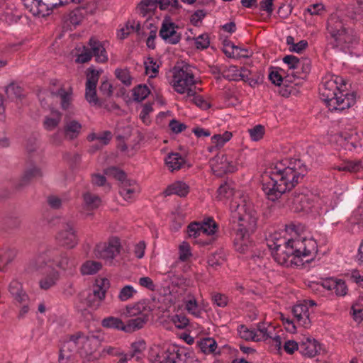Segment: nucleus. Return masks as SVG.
Here are the masks:
<instances>
[{
    "label": "nucleus",
    "instance_id": "obj_1",
    "mask_svg": "<svg viewBox=\"0 0 363 363\" xmlns=\"http://www.w3.org/2000/svg\"><path fill=\"white\" fill-rule=\"evenodd\" d=\"M303 227L290 224L286 225V231L291 238H277V235H269L267 244L272 250V255L279 264L286 267L299 265L303 261L308 262L317 253L318 245L313 238L306 239L301 237L300 232Z\"/></svg>",
    "mask_w": 363,
    "mask_h": 363
},
{
    "label": "nucleus",
    "instance_id": "obj_2",
    "mask_svg": "<svg viewBox=\"0 0 363 363\" xmlns=\"http://www.w3.org/2000/svg\"><path fill=\"white\" fill-rule=\"evenodd\" d=\"M257 218L253 206H230L233 244L235 250L240 253L244 254L250 248V235L257 228Z\"/></svg>",
    "mask_w": 363,
    "mask_h": 363
},
{
    "label": "nucleus",
    "instance_id": "obj_3",
    "mask_svg": "<svg viewBox=\"0 0 363 363\" xmlns=\"http://www.w3.org/2000/svg\"><path fill=\"white\" fill-rule=\"evenodd\" d=\"M307 173V168L301 160L281 169L275 166L269 174L270 181L264 188L269 200L275 201L286 191L292 189Z\"/></svg>",
    "mask_w": 363,
    "mask_h": 363
},
{
    "label": "nucleus",
    "instance_id": "obj_4",
    "mask_svg": "<svg viewBox=\"0 0 363 363\" xmlns=\"http://www.w3.org/2000/svg\"><path fill=\"white\" fill-rule=\"evenodd\" d=\"M347 86V82L339 76H331L323 81L319 87L320 96L330 111H343L356 104L357 92L350 90Z\"/></svg>",
    "mask_w": 363,
    "mask_h": 363
},
{
    "label": "nucleus",
    "instance_id": "obj_5",
    "mask_svg": "<svg viewBox=\"0 0 363 363\" xmlns=\"http://www.w3.org/2000/svg\"><path fill=\"white\" fill-rule=\"evenodd\" d=\"M77 262L69 256L67 252L58 248H48L43 253L38 255L30 264L32 270H42L46 267L53 268L55 266L61 270L68 271L75 268Z\"/></svg>",
    "mask_w": 363,
    "mask_h": 363
},
{
    "label": "nucleus",
    "instance_id": "obj_6",
    "mask_svg": "<svg viewBox=\"0 0 363 363\" xmlns=\"http://www.w3.org/2000/svg\"><path fill=\"white\" fill-rule=\"evenodd\" d=\"M172 84L175 91L181 94H186L184 96L185 100L195 94L193 89L196 84L194 75L191 67L187 64L174 67Z\"/></svg>",
    "mask_w": 363,
    "mask_h": 363
},
{
    "label": "nucleus",
    "instance_id": "obj_7",
    "mask_svg": "<svg viewBox=\"0 0 363 363\" xmlns=\"http://www.w3.org/2000/svg\"><path fill=\"white\" fill-rule=\"evenodd\" d=\"M67 342L70 344L73 350L76 349L81 357H86L96 351L99 340L93 333L77 331L68 337Z\"/></svg>",
    "mask_w": 363,
    "mask_h": 363
},
{
    "label": "nucleus",
    "instance_id": "obj_8",
    "mask_svg": "<svg viewBox=\"0 0 363 363\" xmlns=\"http://www.w3.org/2000/svg\"><path fill=\"white\" fill-rule=\"evenodd\" d=\"M327 30L330 35L329 43L333 48H340L344 50L352 41V37L343 23L337 17H331L328 20Z\"/></svg>",
    "mask_w": 363,
    "mask_h": 363
},
{
    "label": "nucleus",
    "instance_id": "obj_9",
    "mask_svg": "<svg viewBox=\"0 0 363 363\" xmlns=\"http://www.w3.org/2000/svg\"><path fill=\"white\" fill-rule=\"evenodd\" d=\"M25 8L35 16H47L54 9L69 4L67 0H21ZM74 4H79L82 0H70Z\"/></svg>",
    "mask_w": 363,
    "mask_h": 363
},
{
    "label": "nucleus",
    "instance_id": "obj_10",
    "mask_svg": "<svg viewBox=\"0 0 363 363\" xmlns=\"http://www.w3.org/2000/svg\"><path fill=\"white\" fill-rule=\"evenodd\" d=\"M121 251L120 240L116 238H111L107 242L98 243L93 251L94 257L104 260L111 264L113 259L119 255Z\"/></svg>",
    "mask_w": 363,
    "mask_h": 363
},
{
    "label": "nucleus",
    "instance_id": "obj_11",
    "mask_svg": "<svg viewBox=\"0 0 363 363\" xmlns=\"http://www.w3.org/2000/svg\"><path fill=\"white\" fill-rule=\"evenodd\" d=\"M58 243L68 249L74 248L77 245V238L72 223H66L56 235Z\"/></svg>",
    "mask_w": 363,
    "mask_h": 363
},
{
    "label": "nucleus",
    "instance_id": "obj_12",
    "mask_svg": "<svg viewBox=\"0 0 363 363\" xmlns=\"http://www.w3.org/2000/svg\"><path fill=\"white\" fill-rule=\"evenodd\" d=\"M177 28L174 23L164 20L162 23L159 35L169 44H177L182 38L181 33L176 30Z\"/></svg>",
    "mask_w": 363,
    "mask_h": 363
},
{
    "label": "nucleus",
    "instance_id": "obj_13",
    "mask_svg": "<svg viewBox=\"0 0 363 363\" xmlns=\"http://www.w3.org/2000/svg\"><path fill=\"white\" fill-rule=\"evenodd\" d=\"M292 313L298 325L304 328L311 327V321L309 318L310 313L306 304L296 305L292 308Z\"/></svg>",
    "mask_w": 363,
    "mask_h": 363
},
{
    "label": "nucleus",
    "instance_id": "obj_14",
    "mask_svg": "<svg viewBox=\"0 0 363 363\" xmlns=\"http://www.w3.org/2000/svg\"><path fill=\"white\" fill-rule=\"evenodd\" d=\"M322 286L329 291H334L338 296H345L348 292L345 281L340 279L333 277L327 279L323 281Z\"/></svg>",
    "mask_w": 363,
    "mask_h": 363
},
{
    "label": "nucleus",
    "instance_id": "obj_15",
    "mask_svg": "<svg viewBox=\"0 0 363 363\" xmlns=\"http://www.w3.org/2000/svg\"><path fill=\"white\" fill-rule=\"evenodd\" d=\"M45 269V276L40 280L39 285L40 289L48 290L56 285L60 279V272L54 268L46 267ZM43 271V269L41 270Z\"/></svg>",
    "mask_w": 363,
    "mask_h": 363
},
{
    "label": "nucleus",
    "instance_id": "obj_16",
    "mask_svg": "<svg viewBox=\"0 0 363 363\" xmlns=\"http://www.w3.org/2000/svg\"><path fill=\"white\" fill-rule=\"evenodd\" d=\"M88 45L92 52V57H95V60L97 62L104 63L107 62V53L101 42L92 37L89 39Z\"/></svg>",
    "mask_w": 363,
    "mask_h": 363
},
{
    "label": "nucleus",
    "instance_id": "obj_17",
    "mask_svg": "<svg viewBox=\"0 0 363 363\" xmlns=\"http://www.w3.org/2000/svg\"><path fill=\"white\" fill-rule=\"evenodd\" d=\"M321 345L315 339L307 338L300 343V352L306 357H313L320 353Z\"/></svg>",
    "mask_w": 363,
    "mask_h": 363
},
{
    "label": "nucleus",
    "instance_id": "obj_18",
    "mask_svg": "<svg viewBox=\"0 0 363 363\" xmlns=\"http://www.w3.org/2000/svg\"><path fill=\"white\" fill-rule=\"evenodd\" d=\"M215 161L217 164H212V169L217 175H220L223 173H233L237 169L232 162H228L226 155L218 157Z\"/></svg>",
    "mask_w": 363,
    "mask_h": 363
},
{
    "label": "nucleus",
    "instance_id": "obj_19",
    "mask_svg": "<svg viewBox=\"0 0 363 363\" xmlns=\"http://www.w3.org/2000/svg\"><path fill=\"white\" fill-rule=\"evenodd\" d=\"M82 128V126L79 121L65 119L63 133L66 138L70 140L76 139L81 133Z\"/></svg>",
    "mask_w": 363,
    "mask_h": 363
},
{
    "label": "nucleus",
    "instance_id": "obj_20",
    "mask_svg": "<svg viewBox=\"0 0 363 363\" xmlns=\"http://www.w3.org/2000/svg\"><path fill=\"white\" fill-rule=\"evenodd\" d=\"M189 192V186L184 182L177 181L169 185L164 191L165 196L177 195L180 197L186 196Z\"/></svg>",
    "mask_w": 363,
    "mask_h": 363
},
{
    "label": "nucleus",
    "instance_id": "obj_21",
    "mask_svg": "<svg viewBox=\"0 0 363 363\" xmlns=\"http://www.w3.org/2000/svg\"><path fill=\"white\" fill-rule=\"evenodd\" d=\"M9 291L13 298L19 303H24L28 300V296L23 289L22 284L16 280L11 281L9 285Z\"/></svg>",
    "mask_w": 363,
    "mask_h": 363
},
{
    "label": "nucleus",
    "instance_id": "obj_22",
    "mask_svg": "<svg viewBox=\"0 0 363 363\" xmlns=\"http://www.w3.org/2000/svg\"><path fill=\"white\" fill-rule=\"evenodd\" d=\"M247 68L241 67L240 69L236 66H229L222 72L223 78L229 81H240L243 78H247Z\"/></svg>",
    "mask_w": 363,
    "mask_h": 363
},
{
    "label": "nucleus",
    "instance_id": "obj_23",
    "mask_svg": "<svg viewBox=\"0 0 363 363\" xmlns=\"http://www.w3.org/2000/svg\"><path fill=\"white\" fill-rule=\"evenodd\" d=\"M150 308L145 302H138L133 306L126 307V315L129 317H138L146 315L149 317Z\"/></svg>",
    "mask_w": 363,
    "mask_h": 363
},
{
    "label": "nucleus",
    "instance_id": "obj_24",
    "mask_svg": "<svg viewBox=\"0 0 363 363\" xmlns=\"http://www.w3.org/2000/svg\"><path fill=\"white\" fill-rule=\"evenodd\" d=\"M148 317L146 315H142L141 316L135 317L128 320L126 324H125V333H133L135 330H140L145 324L147 322Z\"/></svg>",
    "mask_w": 363,
    "mask_h": 363
},
{
    "label": "nucleus",
    "instance_id": "obj_25",
    "mask_svg": "<svg viewBox=\"0 0 363 363\" xmlns=\"http://www.w3.org/2000/svg\"><path fill=\"white\" fill-rule=\"evenodd\" d=\"M43 176L41 170L36 167H33L26 169L22 176L19 183L17 185V188H21L27 185L33 179L40 178Z\"/></svg>",
    "mask_w": 363,
    "mask_h": 363
},
{
    "label": "nucleus",
    "instance_id": "obj_26",
    "mask_svg": "<svg viewBox=\"0 0 363 363\" xmlns=\"http://www.w3.org/2000/svg\"><path fill=\"white\" fill-rule=\"evenodd\" d=\"M175 363H188L194 359V352L187 348L172 349Z\"/></svg>",
    "mask_w": 363,
    "mask_h": 363
},
{
    "label": "nucleus",
    "instance_id": "obj_27",
    "mask_svg": "<svg viewBox=\"0 0 363 363\" xmlns=\"http://www.w3.org/2000/svg\"><path fill=\"white\" fill-rule=\"evenodd\" d=\"M101 325L105 328L121 330L123 332L125 329V323L123 320L121 318L114 316L104 318L101 320Z\"/></svg>",
    "mask_w": 363,
    "mask_h": 363
},
{
    "label": "nucleus",
    "instance_id": "obj_28",
    "mask_svg": "<svg viewBox=\"0 0 363 363\" xmlns=\"http://www.w3.org/2000/svg\"><path fill=\"white\" fill-rule=\"evenodd\" d=\"M184 159L179 153H170L165 158V163L172 172L181 169Z\"/></svg>",
    "mask_w": 363,
    "mask_h": 363
},
{
    "label": "nucleus",
    "instance_id": "obj_29",
    "mask_svg": "<svg viewBox=\"0 0 363 363\" xmlns=\"http://www.w3.org/2000/svg\"><path fill=\"white\" fill-rule=\"evenodd\" d=\"M197 345L204 354L215 353L217 349V342L213 338L206 337L197 342Z\"/></svg>",
    "mask_w": 363,
    "mask_h": 363
},
{
    "label": "nucleus",
    "instance_id": "obj_30",
    "mask_svg": "<svg viewBox=\"0 0 363 363\" xmlns=\"http://www.w3.org/2000/svg\"><path fill=\"white\" fill-rule=\"evenodd\" d=\"M85 99L91 106H103V100L97 96L96 86H85Z\"/></svg>",
    "mask_w": 363,
    "mask_h": 363
},
{
    "label": "nucleus",
    "instance_id": "obj_31",
    "mask_svg": "<svg viewBox=\"0 0 363 363\" xmlns=\"http://www.w3.org/2000/svg\"><path fill=\"white\" fill-rule=\"evenodd\" d=\"M255 331L256 337L258 338V341H262L271 338L273 332L275 331V329L270 325L267 327L264 323H259L257 325V329Z\"/></svg>",
    "mask_w": 363,
    "mask_h": 363
},
{
    "label": "nucleus",
    "instance_id": "obj_32",
    "mask_svg": "<svg viewBox=\"0 0 363 363\" xmlns=\"http://www.w3.org/2000/svg\"><path fill=\"white\" fill-rule=\"evenodd\" d=\"M109 281L107 279H101L97 281L93 289V296L99 301H103L106 296V289L108 288Z\"/></svg>",
    "mask_w": 363,
    "mask_h": 363
},
{
    "label": "nucleus",
    "instance_id": "obj_33",
    "mask_svg": "<svg viewBox=\"0 0 363 363\" xmlns=\"http://www.w3.org/2000/svg\"><path fill=\"white\" fill-rule=\"evenodd\" d=\"M52 118L46 116L43 121L44 128L49 131L54 130L61 121L62 114L57 110H52Z\"/></svg>",
    "mask_w": 363,
    "mask_h": 363
},
{
    "label": "nucleus",
    "instance_id": "obj_34",
    "mask_svg": "<svg viewBox=\"0 0 363 363\" xmlns=\"http://www.w3.org/2000/svg\"><path fill=\"white\" fill-rule=\"evenodd\" d=\"M102 268V264L98 261L87 260L81 267L83 275H91L97 273Z\"/></svg>",
    "mask_w": 363,
    "mask_h": 363
},
{
    "label": "nucleus",
    "instance_id": "obj_35",
    "mask_svg": "<svg viewBox=\"0 0 363 363\" xmlns=\"http://www.w3.org/2000/svg\"><path fill=\"white\" fill-rule=\"evenodd\" d=\"M87 14L88 11L86 8L77 7L69 13V21L74 26H78Z\"/></svg>",
    "mask_w": 363,
    "mask_h": 363
},
{
    "label": "nucleus",
    "instance_id": "obj_36",
    "mask_svg": "<svg viewBox=\"0 0 363 363\" xmlns=\"http://www.w3.org/2000/svg\"><path fill=\"white\" fill-rule=\"evenodd\" d=\"M23 92V88L15 82H11L5 87L6 95L11 100L21 98Z\"/></svg>",
    "mask_w": 363,
    "mask_h": 363
},
{
    "label": "nucleus",
    "instance_id": "obj_37",
    "mask_svg": "<svg viewBox=\"0 0 363 363\" xmlns=\"http://www.w3.org/2000/svg\"><path fill=\"white\" fill-rule=\"evenodd\" d=\"M185 309L189 314L194 315L195 318L201 317L202 310L194 296L185 301Z\"/></svg>",
    "mask_w": 363,
    "mask_h": 363
},
{
    "label": "nucleus",
    "instance_id": "obj_38",
    "mask_svg": "<svg viewBox=\"0 0 363 363\" xmlns=\"http://www.w3.org/2000/svg\"><path fill=\"white\" fill-rule=\"evenodd\" d=\"M247 78H243L242 81L248 83V84L255 87V86L262 83L264 79V74L261 72H253L248 69H247Z\"/></svg>",
    "mask_w": 363,
    "mask_h": 363
},
{
    "label": "nucleus",
    "instance_id": "obj_39",
    "mask_svg": "<svg viewBox=\"0 0 363 363\" xmlns=\"http://www.w3.org/2000/svg\"><path fill=\"white\" fill-rule=\"evenodd\" d=\"M309 191L306 190V192L297 193L294 192L291 201L292 204H303L310 203L311 202H316L314 199L315 198L312 194H308Z\"/></svg>",
    "mask_w": 363,
    "mask_h": 363
},
{
    "label": "nucleus",
    "instance_id": "obj_40",
    "mask_svg": "<svg viewBox=\"0 0 363 363\" xmlns=\"http://www.w3.org/2000/svg\"><path fill=\"white\" fill-rule=\"evenodd\" d=\"M52 95L60 98L61 107L66 110L69 108L71 103L72 89L66 91L63 88L59 89L56 92H52Z\"/></svg>",
    "mask_w": 363,
    "mask_h": 363
},
{
    "label": "nucleus",
    "instance_id": "obj_41",
    "mask_svg": "<svg viewBox=\"0 0 363 363\" xmlns=\"http://www.w3.org/2000/svg\"><path fill=\"white\" fill-rule=\"evenodd\" d=\"M73 348L70 347V344L66 342L63 347L60 350L58 362L59 363H73V356L70 354L66 355V352L72 353Z\"/></svg>",
    "mask_w": 363,
    "mask_h": 363
},
{
    "label": "nucleus",
    "instance_id": "obj_42",
    "mask_svg": "<svg viewBox=\"0 0 363 363\" xmlns=\"http://www.w3.org/2000/svg\"><path fill=\"white\" fill-rule=\"evenodd\" d=\"M103 70H96L92 66L87 69L86 82L85 86H96L100 74Z\"/></svg>",
    "mask_w": 363,
    "mask_h": 363
},
{
    "label": "nucleus",
    "instance_id": "obj_43",
    "mask_svg": "<svg viewBox=\"0 0 363 363\" xmlns=\"http://www.w3.org/2000/svg\"><path fill=\"white\" fill-rule=\"evenodd\" d=\"M269 79L277 86H281L282 83L292 82L291 74L283 78L278 71L272 70L269 74Z\"/></svg>",
    "mask_w": 363,
    "mask_h": 363
},
{
    "label": "nucleus",
    "instance_id": "obj_44",
    "mask_svg": "<svg viewBox=\"0 0 363 363\" xmlns=\"http://www.w3.org/2000/svg\"><path fill=\"white\" fill-rule=\"evenodd\" d=\"M150 91L146 85H138L133 89V99L140 102L145 99L150 94Z\"/></svg>",
    "mask_w": 363,
    "mask_h": 363
},
{
    "label": "nucleus",
    "instance_id": "obj_45",
    "mask_svg": "<svg viewBox=\"0 0 363 363\" xmlns=\"http://www.w3.org/2000/svg\"><path fill=\"white\" fill-rule=\"evenodd\" d=\"M116 77L120 80L124 85L128 86L132 84V77L128 69H116L115 70Z\"/></svg>",
    "mask_w": 363,
    "mask_h": 363
},
{
    "label": "nucleus",
    "instance_id": "obj_46",
    "mask_svg": "<svg viewBox=\"0 0 363 363\" xmlns=\"http://www.w3.org/2000/svg\"><path fill=\"white\" fill-rule=\"evenodd\" d=\"M232 138V133L225 131L223 134H216L211 138L212 143L215 145L216 147H221L225 143L229 141Z\"/></svg>",
    "mask_w": 363,
    "mask_h": 363
},
{
    "label": "nucleus",
    "instance_id": "obj_47",
    "mask_svg": "<svg viewBox=\"0 0 363 363\" xmlns=\"http://www.w3.org/2000/svg\"><path fill=\"white\" fill-rule=\"evenodd\" d=\"M225 262L224 257L222 252H215L211 254L208 257V264L211 267L216 269L220 267Z\"/></svg>",
    "mask_w": 363,
    "mask_h": 363
},
{
    "label": "nucleus",
    "instance_id": "obj_48",
    "mask_svg": "<svg viewBox=\"0 0 363 363\" xmlns=\"http://www.w3.org/2000/svg\"><path fill=\"white\" fill-rule=\"evenodd\" d=\"M238 332L241 338L246 340H253L258 342L255 330H249L245 325H241L238 328Z\"/></svg>",
    "mask_w": 363,
    "mask_h": 363
},
{
    "label": "nucleus",
    "instance_id": "obj_49",
    "mask_svg": "<svg viewBox=\"0 0 363 363\" xmlns=\"http://www.w3.org/2000/svg\"><path fill=\"white\" fill-rule=\"evenodd\" d=\"M155 361L157 363H175L173 350L168 349L157 354Z\"/></svg>",
    "mask_w": 363,
    "mask_h": 363
},
{
    "label": "nucleus",
    "instance_id": "obj_50",
    "mask_svg": "<svg viewBox=\"0 0 363 363\" xmlns=\"http://www.w3.org/2000/svg\"><path fill=\"white\" fill-rule=\"evenodd\" d=\"M203 235H213L217 229L216 222L211 218H208L201 223Z\"/></svg>",
    "mask_w": 363,
    "mask_h": 363
},
{
    "label": "nucleus",
    "instance_id": "obj_51",
    "mask_svg": "<svg viewBox=\"0 0 363 363\" xmlns=\"http://www.w3.org/2000/svg\"><path fill=\"white\" fill-rule=\"evenodd\" d=\"M136 292V290L132 286L126 285L121 289L118 298L121 301H126L131 298Z\"/></svg>",
    "mask_w": 363,
    "mask_h": 363
},
{
    "label": "nucleus",
    "instance_id": "obj_52",
    "mask_svg": "<svg viewBox=\"0 0 363 363\" xmlns=\"http://www.w3.org/2000/svg\"><path fill=\"white\" fill-rule=\"evenodd\" d=\"M106 175L112 176L118 181L123 182L126 179V174L116 167H110L104 170Z\"/></svg>",
    "mask_w": 363,
    "mask_h": 363
},
{
    "label": "nucleus",
    "instance_id": "obj_53",
    "mask_svg": "<svg viewBox=\"0 0 363 363\" xmlns=\"http://www.w3.org/2000/svg\"><path fill=\"white\" fill-rule=\"evenodd\" d=\"M264 127L262 125H257L251 129L248 130V133L253 141H259L264 134Z\"/></svg>",
    "mask_w": 363,
    "mask_h": 363
},
{
    "label": "nucleus",
    "instance_id": "obj_54",
    "mask_svg": "<svg viewBox=\"0 0 363 363\" xmlns=\"http://www.w3.org/2000/svg\"><path fill=\"white\" fill-rule=\"evenodd\" d=\"M81 155L78 153L65 152L63 155V160L69 163L72 168L78 166L81 162Z\"/></svg>",
    "mask_w": 363,
    "mask_h": 363
},
{
    "label": "nucleus",
    "instance_id": "obj_55",
    "mask_svg": "<svg viewBox=\"0 0 363 363\" xmlns=\"http://www.w3.org/2000/svg\"><path fill=\"white\" fill-rule=\"evenodd\" d=\"M345 276L348 278V279L356 283L359 286L363 288V272L361 273L359 270L354 269L350 272L347 273Z\"/></svg>",
    "mask_w": 363,
    "mask_h": 363
},
{
    "label": "nucleus",
    "instance_id": "obj_56",
    "mask_svg": "<svg viewBox=\"0 0 363 363\" xmlns=\"http://www.w3.org/2000/svg\"><path fill=\"white\" fill-rule=\"evenodd\" d=\"M146 348L145 342L144 340H139L134 342L131 344L132 352L129 354V359H132L138 354L142 353Z\"/></svg>",
    "mask_w": 363,
    "mask_h": 363
},
{
    "label": "nucleus",
    "instance_id": "obj_57",
    "mask_svg": "<svg viewBox=\"0 0 363 363\" xmlns=\"http://www.w3.org/2000/svg\"><path fill=\"white\" fill-rule=\"evenodd\" d=\"M283 62L288 65L289 68L290 69H292L293 71L294 69H299L301 67V61L300 60L294 56V55H286L283 58Z\"/></svg>",
    "mask_w": 363,
    "mask_h": 363
},
{
    "label": "nucleus",
    "instance_id": "obj_58",
    "mask_svg": "<svg viewBox=\"0 0 363 363\" xmlns=\"http://www.w3.org/2000/svg\"><path fill=\"white\" fill-rule=\"evenodd\" d=\"M92 58V52L89 46H83V50L79 54L75 60L77 63H86L89 62Z\"/></svg>",
    "mask_w": 363,
    "mask_h": 363
},
{
    "label": "nucleus",
    "instance_id": "obj_59",
    "mask_svg": "<svg viewBox=\"0 0 363 363\" xmlns=\"http://www.w3.org/2000/svg\"><path fill=\"white\" fill-rule=\"evenodd\" d=\"M100 93L105 97H111L113 92L112 84L107 80H103L99 86Z\"/></svg>",
    "mask_w": 363,
    "mask_h": 363
},
{
    "label": "nucleus",
    "instance_id": "obj_60",
    "mask_svg": "<svg viewBox=\"0 0 363 363\" xmlns=\"http://www.w3.org/2000/svg\"><path fill=\"white\" fill-rule=\"evenodd\" d=\"M302 70V72L300 73L299 71H296V72H292L291 73V78H298V79H304L306 77L307 74L310 72L311 65L308 62L302 63L301 62V67L299 69Z\"/></svg>",
    "mask_w": 363,
    "mask_h": 363
},
{
    "label": "nucleus",
    "instance_id": "obj_61",
    "mask_svg": "<svg viewBox=\"0 0 363 363\" xmlns=\"http://www.w3.org/2000/svg\"><path fill=\"white\" fill-rule=\"evenodd\" d=\"M190 237L197 238L203 235L201 223H193L188 226Z\"/></svg>",
    "mask_w": 363,
    "mask_h": 363
},
{
    "label": "nucleus",
    "instance_id": "obj_62",
    "mask_svg": "<svg viewBox=\"0 0 363 363\" xmlns=\"http://www.w3.org/2000/svg\"><path fill=\"white\" fill-rule=\"evenodd\" d=\"M192 96L193 99H191V101L200 108L203 110H207L211 108V104L206 101L201 96L197 95L196 92L195 94Z\"/></svg>",
    "mask_w": 363,
    "mask_h": 363
},
{
    "label": "nucleus",
    "instance_id": "obj_63",
    "mask_svg": "<svg viewBox=\"0 0 363 363\" xmlns=\"http://www.w3.org/2000/svg\"><path fill=\"white\" fill-rule=\"evenodd\" d=\"M196 47L198 49H206L210 44L208 35L206 33L200 35L195 38Z\"/></svg>",
    "mask_w": 363,
    "mask_h": 363
},
{
    "label": "nucleus",
    "instance_id": "obj_64",
    "mask_svg": "<svg viewBox=\"0 0 363 363\" xmlns=\"http://www.w3.org/2000/svg\"><path fill=\"white\" fill-rule=\"evenodd\" d=\"M223 52L228 57H230L231 56L234 55V51H238V49H240L239 46L235 45L233 43H232L230 40H225L223 41Z\"/></svg>",
    "mask_w": 363,
    "mask_h": 363
}]
</instances>
